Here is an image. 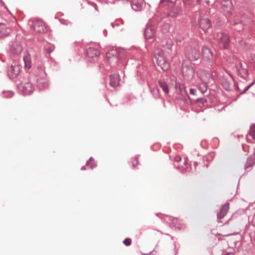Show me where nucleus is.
<instances>
[{"mask_svg":"<svg viewBox=\"0 0 255 255\" xmlns=\"http://www.w3.org/2000/svg\"><path fill=\"white\" fill-rule=\"evenodd\" d=\"M154 56L156 59L157 65L161 67L163 71H166L168 69L169 64L164 57V52L159 49L155 50Z\"/></svg>","mask_w":255,"mask_h":255,"instance_id":"obj_1","label":"nucleus"},{"mask_svg":"<svg viewBox=\"0 0 255 255\" xmlns=\"http://www.w3.org/2000/svg\"><path fill=\"white\" fill-rule=\"evenodd\" d=\"M182 73L184 77L188 80H192L195 75L194 70L192 66L186 64L182 65Z\"/></svg>","mask_w":255,"mask_h":255,"instance_id":"obj_2","label":"nucleus"},{"mask_svg":"<svg viewBox=\"0 0 255 255\" xmlns=\"http://www.w3.org/2000/svg\"><path fill=\"white\" fill-rule=\"evenodd\" d=\"M34 31L38 33H44L47 30L45 23L41 19H35L32 24Z\"/></svg>","mask_w":255,"mask_h":255,"instance_id":"obj_3","label":"nucleus"},{"mask_svg":"<svg viewBox=\"0 0 255 255\" xmlns=\"http://www.w3.org/2000/svg\"><path fill=\"white\" fill-rule=\"evenodd\" d=\"M217 39L218 40V44L220 47L224 48L228 46L229 43V36L224 33H219L217 35Z\"/></svg>","mask_w":255,"mask_h":255,"instance_id":"obj_4","label":"nucleus"},{"mask_svg":"<svg viewBox=\"0 0 255 255\" xmlns=\"http://www.w3.org/2000/svg\"><path fill=\"white\" fill-rule=\"evenodd\" d=\"M19 89L25 94H30L33 91L31 84L28 82H23L18 86Z\"/></svg>","mask_w":255,"mask_h":255,"instance_id":"obj_5","label":"nucleus"},{"mask_svg":"<svg viewBox=\"0 0 255 255\" xmlns=\"http://www.w3.org/2000/svg\"><path fill=\"white\" fill-rule=\"evenodd\" d=\"M197 75L199 78L205 84H208L212 78L211 74L203 70H200Z\"/></svg>","mask_w":255,"mask_h":255,"instance_id":"obj_6","label":"nucleus"},{"mask_svg":"<svg viewBox=\"0 0 255 255\" xmlns=\"http://www.w3.org/2000/svg\"><path fill=\"white\" fill-rule=\"evenodd\" d=\"M186 54L188 58L191 61L197 60L200 56L198 50L192 48H188L186 50Z\"/></svg>","mask_w":255,"mask_h":255,"instance_id":"obj_7","label":"nucleus"},{"mask_svg":"<svg viewBox=\"0 0 255 255\" xmlns=\"http://www.w3.org/2000/svg\"><path fill=\"white\" fill-rule=\"evenodd\" d=\"M233 6V4L231 0H225L222 1L221 4L222 10L226 14H231Z\"/></svg>","mask_w":255,"mask_h":255,"instance_id":"obj_8","label":"nucleus"},{"mask_svg":"<svg viewBox=\"0 0 255 255\" xmlns=\"http://www.w3.org/2000/svg\"><path fill=\"white\" fill-rule=\"evenodd\" d=\"M202 55L204 59L207 60H212L213 58V55L211 50L208 47L204 46L202 49Z\"/></svg>","mask_w":255,"mask_h":255,"instance_id":"obj_9","label":"nucleus"},{"mask_svg":"<svg viewBox=\"0 0 255 255\" xmlns=\"http://www.w3.org/2000/svg\"><path fill=\"white\" fill-rule=\"evenodd\" d=\"M200 26L204 31H206L211 26L209 19L207 18H201Z\"/></svg>","mask_w":255,"mask_h":255,"instance_id":"obj_10","label":"nucleus"},{"mask_svg":"<svg viewBox=\"0 0 255 255\" xmlns=\"http://www.w3.org/2000/svg\"><path fill=\"white\" fill-rule=\"evenodd\" d=\"M155 33V27L153 26H148L146 27L144 35L147 39L153 37Z\"/></svg>","mask_w":255,"mask_h":255,"instance_id":"obj_11","label":"nucleus"},{"mask_svg":"<svg viewBox=\"0 0 255 255\" xmlns=\"http://www.w3.org/2000/svg\"><path fill=\"white\" fill-rule=\"evenodd\" d=\"M20 67L16 65L15 63L14 64H12L11 66L10 69V76L13 77H16L20 73Z\"/></svg>","mask_w":255,"mask_h":255,"instance_id":"obj_12","label":"nucleus"},{"mask_svg":"<svg viewBox=\"0 0 255 255\" xmlns=\"http://www.w3.org/2000/svg\"><path fill=\"white\" fill-rule=\"evenodd\" d=\"M229 209V204L226 203L221 208L219 213L217 214V217L219 219H223L227 214Z\"/></svg>","mask_w":255,"mask_h":255,"instance_id":"obj_13","label":"nucleus"},{"mask_svg":"<svg viewBox=\"0 0 255 255\" xmlns=\"http://www.w3.org/2000/svg\"><path fill=\"white\" fill-rule=\"evenodd\" d=\"M110 85L111 86L115 87H117L119 85L120 82V77L118 74H114L110 76Z\"/></svg>","mask_w":255,"mask_h":255,"instance_id":"obj_14","label":"nucleus"},{"mask_svg":"<svg viewBox=\"0 0 255 255\" xmlns=\"http://www.w3.org/2000/svg\"><path fill=\"white\" fill-rule=\"evenodd\" d=\"M87 54L88 56L90 58H94L97 57L99 55V51L96 48H89L87 50Z\"/></svg>","mask_w":255,"mask_h":255,"instance_id":"obj_15","label":"nucleus"},{"mask_svg":"<svg viewBox=\"0 0 255 255\" xmlns=\"http://www.w3.org/2000/svg\"><path fill=\"white\" fill-rule=\"evenodd\" d=\"M143 4V0H133L132 2V8L138 11L141 9Z\"/></svg>","mask_w":255,"mask_h":255,"instance_id":"obj_16","label":"nucleus"},{"mask_svg":"<svg viewBox=\"0 0 255 255\" xmlns=\"http://www.w3.org/2000/svg\"><path fill=\"white\" fill-rule=\"evenodd\" d=\"M10 32V30L6 28L3 25L0 24V38L7 36Z\"/></svg>","mask_w":255,"mask_h":255,"instance_id":"obj_17","label":"nucleus"},{"mask_svg":"<svg viewBox=\"0 0 255 255\" xmlns=\"http://www.w3.org/2000/svg\"><path fill=\"white\" fill-rule=\"evenodd\" d=\"M23 60L25 63V67L30 68L31 67L30 55L26 53L23 56Z\"/></svg>","mask_w":255,"mask_h":255,"instance_id":"obj_18","label":"nucleus"},{"mask_svg":"<svg viewBox=\"0 0 255 255\" xmlns=\"http://www.w3.org/2000/svg\"><path fill=\"white\" fill-rule=\"evenodd\" d=\"M118 55L117 51L115 49H112L106 54V58L108 61H110L112 58L116 57Z\"/></svg>","mask_w":255,"mask_h":255,"instance_id":"obj_19","label":"nucleus"},{"mask_svg":"<svg viewBox=\"0 0 255 255\" xmlns=\"http://www.w3.org/2000/svg\"><path fill=\"white\" fill-rule=\"evenodd\" d=\"M12 50L14 53L18 54L21 52L22 48L20 45L15 44L13 45Z\"/></svg>","mask_w":255,"mask_h":255,"instance_id":"obj_20","label":"nucleus"},{"mask_svg":"<svg viewBox=\"0 0 255 255\" xmlns=\"http://www.w3.org/2000/svg\"><path fill=\"white\" fill-rule=\"evenodd\" d=\"M158 83L159 84L160 87L163 91V92L165 94H167L169 92V91H168V86H167V84H166V83L164 82L159 81Z\"/></svg>","mask_w":255,"mask_h":255,"instance_id":"obj_21","label":"nucleus"},{"mask_svg":"<svg viewBox=\"0 0 255 255\" xmlns=\"http://www.w3.org/2000/svg\"><path fill=\"white\" fill-rule=\"evenodd\" d=\"M249 135L252 136L254 140H255V125L251 126L250 129Z\"/></svg>","mask_w":255,"mask_h":255,"instance_id":"obj_22","label":"nucleus"},{"mask_svg":"<svg viewBox=\"0 0 255 255\" xmlns=\"http://www.w3.org/2000/svg\"><path fill=\"white\" fill-rule=\"evenodd\" d=\"M207 84L203 83L202 86H199V89L203 93L205 92L207 90Z\"/></svg>","mask_w":255,"mask_h":255,"instance_id":"obj_23","label":"nucleus"},{"mask_svg":"<svg viewBox=\"0 0 255 255\" xmlns=\"http://www.w3.org/2000/svg\"><path fill=\"white\" fill-rule=\"evenodd\" d=\"M131 162L132 164V166L133 167H136L138 164V158L136 157L133 158L132 159Z\"/></svg>","mask_w":255,"mask_h":255,"instance_id":"obj_24","label":"nucleus"},{"mask_svg":"<svg viewBox=\"0 0 255 255\" xmlns=\"http://www.w3.org/2000/svg\"><path fill=\"white\" fill-rule=\"evenodd\" d=\"M242 22V20H239L238 19V18L237 16H236L234 20H233V23L234 25H236V24H240Z\"/></svg>","mask_w":255,"mask_h":255,"instance_id":"obj_25","label":"nucleus"},{"mask_svg":"<svg viewBox=\"0 0 255 255\" xmlns=\"http://www.w3.org/2000/svg\"><path fill=\"white\" fill-rule=\"evenodd\" d=\"M124 244L127 246H129L131 244V240L129 238L125 239L124 241Z\"/></svg>","mask_w":255,"mask_h":255,"instance_id":"obj_26","label":"nucleus"},{"mask_svg":"<svg viewBox=\"0 0 255 255\" xmlns=\"http://www.w3.org/2000/svg\"><path fill=\"white\" fill-rule=\"evenodd\" d=\"M176 88L179 87V90L181 91L182 94L183 91L182 89L184 88L183 86H182L179 83H177L175 85Z\"/></svg>","mask_w":255,"mask_h":255,"instance_id":"obj_27","label":"nucleus"},{"mask_svg":"<svg viewBox=\"0 0 255 255\" xmlns=\"http://www.w3.org/2000/svg\"><path fill=\"white\" fill-rule=\"evenodd\" d=\"M183 2L186 5H189L191 4L190 0H183Z\"/></svg>","mask_w":255,"mask_h":255,"instance_id":"obj_28","label":"nucleus"},{"mask_svg":"<svg viewBox=\"0 0 255 255\" xmlns=\"http://www.w3.org/2000/svg\"><path fill=\"white\" fill-rule=\"evenodd\" d=\"M175 160L177 162H179L181 160V157L180 156H177L175 157Z\"/></svg>","mask_w":255,"mask_h":255,"instance_id":"obj_29","label":"nucleus"},{"mask_svg":"<svg viewBox=\"0 0 255 255\" xmlns=\"http://www.w3.org/2000/svg\"><path fill=\"white\" fill-rule=\"evenodd\" d=\"M196 92V90L194 89H190V93L192 95H195Z\"/></svg>","mask_w":255,"mask_h":255,"instance_id":"obj_30","label":"nucleus"},{"mask_svg":"<svg viewBox=\"0 0 255 255\" xmlns=\"http://www.w3.org/2000/svg\"><path fill=\"white\" fill-rule=\"evenodd\" d=\"M253 84V83H252L251 84H250V85H249L244 90V92H246L251 87V86Z\"/></svg>","mask_w":255,"mask_h":255,"instance_id":"obj_31","label":"nucleus"},{"mask_svg":"<svg viewBox=\"0 0 255 255\" xmlns=\"http://www.w3.org/2000/svg\"><path fill=\"white\" fill-rule=\"evenodd\" d=\"M92 160H93V159H92V158H91L90 159L89 161H88V162H87V164H88V165H90V162H91V161H92Z\"/></svg>","mask_w":255,"mask_h":255,"instance_id":"obj_32","label":"nucleus"},{"mask_svg":"<svg viewBox=\"0 0 255 255\" xmlns=\"http://www.w3.org/2000/svg\"><path fill=\"white\" fill-rule=\"evenodd\" d=\"M187 163V158H185V159L184 164L186 165Z\"/></svg>","mask_w":255,"mask_h":255,"instance_id":"obj_33","label":"nucleus"},{"mask_svg":"<svg viewBox=\"0 0 255 255\" xmlns=\"http://www.w3.org/2000/svg\"><path fill=\"white\" fill-rule=\"evenodd\" d=\"M206 4H207V5H209V3H210V1H209V0H206Z\"/></svg>","mask_w":255,"mask_h":255,"instance_id":"obj_34","label":"nucleus"}]
</instances>
